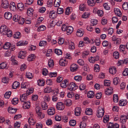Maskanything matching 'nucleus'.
I'll return each mask as SVG.
<instances>
[{
	"mask_svg": "<svg viewBox=\"0 0 128 128\" xmlns=\"http://www.w3.org/2000/svg\"><path fill=\"white\" fill-rule=\"evenodd\" d=\"M78 88V86L74 83L71 82L69 84L68 89L70 90H75Z\"/></svg>",
	"mask_w": 128,
	"mask_h": 128,
	"instance_id": "f257e3e1",
	"label": "nucleus"
},
{
	"mask_svg": "<svg viewBox=\"0 0 128 128\" xmlns=\"http://www.w3.org/2000/svg\"><path fill=\"white\" fill-rule=\"evenodd\" d=\"M1 6L2 8H7L9 6V4L7 0H2Z\"/></svg>",
	"mask_w": 128,
	"mask_h": 128,
	"instance_id": "f03ea898",
	"label": "nucleus"
},
{
	"mask_svg": "<svg viewBox=\"0 0 128 128\" xmlns=\"http://www.w3.org/2000/svg\"><path fill=\"white\" fill-rule=\"evenodd\" d=\"M56 108L58 110H62L64 109V106L62 102H60L57 103Z\"/></svg>",
	"mask_w": 128,
	"mask_h": 128,
	"instance_id": "7ed1b4c3",
	"label": "nucleus"
},
{
	"mask_svg": "<svg viewBox=\"0 0 128 128\" xmlns=\"http://www.w3.org/2000/svg\"><path fill=\"white\" fill-rule=\"evenodd\" d=\"M12 14L8 12H6L4 15V18L8 20H10L12 18Z\"/></svg>",
	"mask_w": 128,
	"mask_h": 128,
	"instance_id": "20e7f679",
	"label": "nucleus"
},
{
	"mask_svg": "<svg viewBox=\"0 0 128 128\" xmlns=\"http://www.w3.org/2000/svg\"><path fill=\"white\" fill-rule=\"evenodd\" d=\"M10 8L12 11H14L16 10V5L14 2H11L10 4Z\"/></svg>",
	"mask_w": 128,
	"mask_h": 128,
	"instance_id": "39448f33",
	"label": "nucleus"
},
{
	"mask_svg": "<svg viewBox=\"0 0 128 128\" xmlns=\"http://www.w3.org/2000/svg\"><path fill=\"white\" fill-rule=\"evenodd\" d=\"M25 5H26V4ZM17 7L20 10H22L24 8H26V6H24L22 2L18 3L17 5Z\"/></svg>",
	"mask_w": 128,
	"mask_h": 128,
	"instance_id": "423d86ee",
	"label": "nucleus"
},
{
	"mask_svg": "<svg viewBox=\"0 0 128 128\" xmlns=\"http://www.w3.org/2000/svg\"><path fill=\"white\" fill-rule=\"evenodd\" d=\"M26 52L25 51H20L18 53V57L22 59H24L26 55Z\"/></svg>",
	"mask_w": 128,
	"mask_h": 128,
	"instance_id": "0eeeda50",
	"label": "nucleus"
},
{
	"mask_svg": "<svg viewBox=\"0 0 128 128\" xmlns=\"http://www.w3.org/2000/svg\"><path fill=\"white\" fill-rule=\"evenodd\" d=\"M23 102V108L26 109H28L30 107V102L28 101H25Z\"/></svg>",
	"mask_w": 128,
	"mask_h": 128,
	"instance_id": "6e6552de",
	"label": "nucleus"
},
{
	"mask_svg": "<svg viewBox=\"0 0 128 128\" xmlns=\"http://www.w3.org/2000/svg\"><path fill=\"white\" fill-rule=\"evenodd\" d=\"M58 90L57 89H56L54 92V94L55 95L52 96V100L53 101H56L58 99V97H57V95L58 93Z\"/></svg>",
	"mask_w": 128,
	"mask_h": 128,
	"instance_id": "1a4fd4ad",
	"label": "nucleus"
},
{
	"mask_svg": "<svg viewBox=\"0 0 128 128\" xmlns=\"http://www.w3.org/2000/svg\"><path fill=\"white\" fill-rule=\"evenodd\" d=\"M7 27L5 25H2L0 28V32H7V30H8Z\"/></svg>",
	"mask_w": 128,
	"mask_h": 128,
	"instance_id": "9d476101",
	"label": "nucleus"
},
{
	"mask_svg": "<svg viewBox=\"0 0 128 128\" xmlns=\"http://www.w3.org/2000/svg\"><path fill=\"white\" fill-rule=\"evenodd\" d=\"M56 12L54 10L51 11L49 13V16L50 18H55L56 17Z\"/></svg>",
	"mask_w": 128,
	"mask_h": 128,
	"instance_id": "9b49d317",
	"label": "nucleus"
},
{
	"mask_svg": "<svg viewBox=\"0 0 128 128\" xmlns=\"http://www.w3.org/2000/svg\"><path fill=\"white\" fill-rule=\"evenodd\" d=\"M26 93V94H23L22 96H21L20 97V100L21 102H24L26 101V99L27 98V96Z\"/></svg>",
	"mask_w": 128,
	"mask_h": 128,
	"instance_id": "f8f14e48",
	"label": "nucleus"
},
{
	"mask_svg": "<svg viewBox=\"0 0 128 128\" xmlns=\"http://www.w3.org/2000/svg\"><path fill=\"white\" fill-rule=\"evenodd\" d=\"M68 84V81L67 80H64L60 84V85L62 88H65L66 87L67 85Z\"/></svg>",
	"mask_w": 128,
	"mask_h": 128,
	"instance_id": "ddd939ff",
	"label": "nucleus"
},
{
	"mask_svg": "<svg viewBox=\"0 0 128 128\" xmlns=\"http://www.w3.org/2000/svg\"><path fill=\"white\" fill-rule=\"evenodd\" d=\"M47 112L49 115H53L55 113V109L54 108H52L50 109H48V110Z\"/></svg>",
	"mask_w": 128,
	"mask_h": 128,
	"instance_id": "4468645a",
	"label": "nucleus"
},
{
	"mask_svg": "<svg viewBox=\"0 0 128 128\" xmlns=\"http://www.w3.org/2000/svg\"><path fill=\"white\" fill-rule=\"evenodd\" d=\"M28 44V42L27 41L24 42L21 41L18 42L16 44V46H26Z\"/></svg>",
	"mask_w": 128,
	"mask_h": 128,
	"instance_id": "2eb2a0df",
	"label": "nucleus"
},
{
	"mask_svg": "<svg viewBox=\"0 0 128 128\" xmlns=\"http://www.w3.org/2000/svg\"><path fill=\"white\" fill-rule=\"evenodd\" d=\"M34 10L32 8H29L27 11V14L30 17L32 16L33 15V12Z\"/></svg>",
	"mask_w": 128,
	"mask_h": 128,
	"instance_id": "dca6fc26",
	"label": "nucleus"
},
{
	"mask_svg": "<svg viewBox=\"0 0 128 128\" xmlns=\"http://www.w3.org/2000/svg\"><path fill=\"white\" fill-rule=\"evenodd\" d=\"M78 68V66L76 64H73L70 66V70L72 72H74Z\"/></svg>",
	"mask_w": 128,
	"mask_h": 128,
	"instance_id": "f3484780",
	"label": "nucleus"
},
{
	"mask_svg": "<svg viewBox=\"0 0 128 128\" xmlns=\"http://www.w3.org/2000/svg\"><path fill=\"white\" fill-rule=\"evenodd\" d=\"M96 0H88L87 3L89 6H93L95 5Z\"/></svg>",
	"mask_w": 128,
	"mask_h": 128,
	"instance_id": "a211bd4d",
	"label": "nucleus"
},
{
	"mask_svg": "<svg viewBox=\"0 0 128 128\" xmlns=\"http://www.w3.org/2000/svg\"><path fill=\"white\" fill-rule=\"evenodd\" d=\"M8 110L9 113L12 114L15 113L17 111V109H14L12 108L9 107L8 109Z\"/></svg>",
	"mask_w": 128,
	"mask_h": 128,
	"instance_id": "6ab92c4d",
	"label": "nucleus"
},
{
	"mask_svg": "<svg viewBox=\"0 0 128 128\" xmlns=\"http://www.w3.org/2000/svg\"><path fill=\"white\" fill-rule=\"evenodd\" d=\"M81 108H76L75 110V114L76 116H79L81 113Z\"/></svg>",
	"mask_w": 128,
	"mask_h": 128,
	"instance_id": "aec40b11",
	"label": "nucleus"
},
{
	"mask_svg": "<svg viewBox=\"0 0 128 128\" xmlns=\"http://www.w3.org/2000/svg\"><path fill=\"white\" fill-rule=\"evenodd\" d=\"M73 28L71 26H68L66 31L69 34H70L71 33L73 30Z\"/></svg>",
	"mask_w": 128,
	"mask_h": 128,
	"instance_id": "412c9836",
	"label": "nucleus"
},
{
	"mask_svg": "<svg viewBox=\"0 0 128 128\" xmlns=\"http://www.w3.org/2000/svg\"><path fill=\"white\" fill-rule=\"evenodd\" d=\"M109 71L110 73L114 74H115L116 72V69L114 67H113L112 68H110Z\"/></svg>",
	"mask_w": 128,
	"mask_h": 128,
	"instance_id": "4be33fe9",
	"label": "nucleus"
},
{
	"mask_svg": "<svg viewBox=\"0 0 128 128\" xmlns=\"http://www.w3.org/2000/svg\"><path fill=\"white\" fill-rule=\"evenodd\" d=\"M20 85V83L16 81L14 82L12 85V88L16 89Z\"/></svg>",
	"mask_w": 128,
	"mask_h": 128,
	"instance_id": "5701e85b",
	"label": "nucleus"
},
{
	"mask_svg": "<svg viewBox=\"0 0 128 128\" xmlns=\"http://www.w3.org/2000/svg\"><path fill=\"white\" fill-rule=\"evenodd\" d=\"M80 30H77L76 33V35L77 36L79 37L82 36L84 34V31Z\"/></svg>",
	"mask_w": 128,
	"mask_h": 128,
	"instance_id": "b1692460",
	"label": "nucleus"
},
{
	"mask_svg": "<svg viewBox=\"0 0 128 128\" xmlns=\"http://www.w3.org/2000/svg\"><path fill=\"white\" fill-rule=\"evenodd\" d=\"M94 92L92 91H89L87 94V96L89 98H92L94 96Z\"/></svg>",
	"mask_w": 128,
	"mask_h": 128,
	"instance_id": "393cba45",
	"label": "nucleus"
},
{
	"mask_svg": "<svg viewBox=\"0 0 128 128\" xmlns=\"http://www.w3.org/2000/svg\"><path fill=\"white\" fill-rule=\"evenodd\" d=\"M13 36L16 39L20 38L21 36V34L19 32H16L14 34Z\"/></svg>",
	"mask_w": 128,
	"mask_h": 128,
	"instance_id": "a878e982",
	"label": "nucleus"
},
{
	"mask_svg": "<svg viewBox=\"0 0 128 128\" xmlns=\"http://www.w3.org/2000/svg\"><path fill=\"white\" fill-rule=\"evenodd\" d=\"M60 0H55L54 2V6L55 7H58L60 6Z\"/></svg>",
	"mask_w": 128,
	"mask_h": 128,
	"instance_id": "bb28decb",
	"label": "nucleus"
},
{
	"mask_svg": "<svg viewBox=\"0 0 128 128\" xmlns=\"http://www.w3.org/2000/svg\"><path fill=\"white\" fill-rule=\"evenodd\" d=\"M64 104L68 106H70L72 104V101L69 99H67L64 102Z\"/></svg>",
	"mask_w": 128,
	"mask_h": 128,
	"instance_id": "cd10ccee",
	"label": "nucleus"
},
{
	"mask_svg": "<svg viewBox=\"0 0 128 128\" xmlns=\"http://www.w3.org/2000/svg\"><path fill=\"white\" fill-rule=\"evenodd\" d=\"M85 113L88 115H92V109L90 108H87L85 111Z\"/></svg>",
	"mask_w": 128,
	"mask_h": 128,
	"instance_id": "c85d7f7f",
	"label": "nucleus"
},
{
	"mask_svg": "<svg viewBox=\"0 0 128 128\" xmlns=\"http://www.w3.org/2000/svg\"><path fill=\"white\" fill-rule=\"evenodd\" d=\"M6 64L5 62H3L0 64V69H3L4 68L7 69L8 68L6 67Z\"/></svg>",
	"mask_w": 128,
	"mask_h": 128,
	"instance_id": "c756f323",
	"label": "nucleus"
},
{
	"mask_svg": "<svg viewBox=\"0 0 128 128\" xmlns=\"http://www.w3.org/2000/svg\"><path fill=\"white\" fill-rule=\"evenodd\" d=\"M41 106L42 110H45L48 108V106L46 103L44 102H42L41 104Z\"/></svg>",
	"mask_w": 128,
	"mask_h": 128,
	"instance_id": "7c9ffc66",
	"label": "nucleus"
},
{
	"mask_svg": "<svg viewBox=\"0 0 128 128\" xmlns=\"http://www.w3.org/2000/svg\"><path fill=\"white\" fill-rule=\"evenodd\" d=\"M28 122L30 125H34L35 122L34 120L32 117L30 118H28Z\"/></svg>",
	"mask_w": 128,
	"mask_h": 128,
	"instance_id": "2f4dec72",
	"label": "nucleus"
},
{
	"mask_svg": "<svg viewBox=\"0 0 128 128\" xmlns=\"http://www.w3.org/2000/svg\"><path fill=\"white\" fill-rule=\"evenodd\" d=\"M112 40L116 42V44H119V38L115 36H114L112 37Z\"/></svg>",
	"mask_w": 128,
	"mask_h": 128,
	"instance_id": "473e14b6",
	"label": "nucleus"
},
{
	"mask_svg": "<svg viewBox=\"0 0 128 128\" xmlns=\"http://www.w3.org/2000/svg\"><path fill=\"white\" fill-rule=\"evenodd\" d=\"M122 7L123 9L125 10L128 9V2H124L122 4Z\"/></svg>",
	"mask_w": 128,
	"mask_h": 128,
	"instance_id": "72a5a7b5",
	"label": "nucleus"
},
{
	"mask_svg": "<svg viewBox=\"0 0 128 128\" xmlns=\"http://www.w3.org/2000/svg\"><path fill=\"white\" fill-rule=\"evenodd\" d=\"M69 48L71 50H73L74 49L75 47L74 46V43L72 42L71 41L69 43Z\"/></svg>",
	"mask_w": 128,
	"mask_h": 128,
	"instance_id": "f704fd0d",
	"label": "nucleus"
},
{
	"mask_svg": "<svg viewBox=\"0 0 128 128\" xmlns=\"http://www.w3.org/2000/svg\"><path fill=\"white\" fill-rule=\"evenodd\" d=\"M120 80L119 78L116 77L114 78L113 83L114 85H116L118 83H120Z\"/></svg>",
	"mask_w": 128,
	"mask_h": 128,
	"instance_id": "c9c22d12",
	"label": "nucleus"
},
{
	"mask_svg": "<svg viewBox=\"0 0 128 128\" xmlns=\"http://www.w3.org/2000/svg\"><path fill=\"white\" fill-rule=\"evenodd\" d=\"M34 54H31L29 56L28 58V60L29 61H31L34 60Z\"/></svg>",
	"mask_w": 128,
	"mask_h": 128,
	"instance_id": "e433bc0d",
	"label": "nucleus"
},
{
	"mask_svg": "<svg viewBox=\"0 0 128 128\" xmlns=\"http://www.w3.org/2000/svg\"><path fill=\"white\" fill-rule=\"evenodd\" d=\"M26 76L27 78L30 79L32 78L33 77L32 74L29 72H26Z\"/></svg>",
	"mask_w": 128,
	"mask_h": 128,
	"instance_id": "4c0bfd02",
	"label": "nucleus"
},
{
	"mask_svg": "<svg viewBox=\"0 0 128 128\" xmlns=\"http://www.w3.org/2000/svg\"><path fill=\"white\" fill-rule=\"evenodd\" d=\"M54 63L53 60L52 59H50L48 62V66L50 67H52L54 66Z\"/></svg>",
	"mask_w": 128,
	"mask_h": 128,
	"instance_id": "58836bf2",
	"label": "nucleus"
},
{
	"mask_svg": "<svg viewBox=\"0 0 128 128\" xmlns=\"http://www.w3.org/2000/svg\"><path fill=\"white\" fill-rule=\"evenodd\" d=\"M20 17V16H19L18 15L16 14L13 16V20L15 22H18Z\"/></svg>",
	"mask_w": 128,
	"mask_h": 128,
	"instance_id": "ea45409f",
	"label": "nucleus"
},
{
	"mask_svg": "<svg viewBox=\"0 0 128 128\" xmlns=\"http://www.w3.org/2000/svg\"><path fill=\"white\" fill-rule=\"evenodd\" d=\"M46 28L45 26L42 25L40 26L38 28L37 30L38 32L43 31Z\"/></svg>",
	"mask_w": 128,
	"mask_h": 128,
	"instance_id": "a19ab883",
	"label": "nucleus"
},
{
	"mask_svg": "<svg viewBox=\"0 0 128 128\" xmlns=\"http://www.w3.org/2000/svg\"><path fill=\"white\" fill-rule=\"evenodd\" d=\"M54 52L58 55H62V52L61 50L56 49H55Z\"/></svg>",
	"mask_w": 128,
	"mask_h": 128,
	"instance_id": "79ce46f5",
	"label": "nucleus"
},
{
	"mask_svg": "<svg viewBox=\"0 0 128 128\" xmlns=\"http://www.w3.org/2000/svg\"><path fill=\"white\" fill-rule=\"evenodd\" d=\"M37 114L38 115V118L40 119H41L44 118L45 116L44 114L42 112L38 113V114Z\"/></svg>",
	"mask_w": 128,
	"mask_h": 128,
	"instance_id": "37998d69",
	"label": "nucleus"
},
{
	"mask_svg": "<svg viewBox=\"0 0 128 128\" xmlns=\"http://www.w3.org/2000/svg\"><path fill=\"white\" fill-rule=\"evenodd\" d=\"M47 42L46 41H41L40 42L39 45L40 46H44L46 45Z\"/></svg>",
	"mask_w": 128,
	"mask_h": 128,
	"instance_id": "c03bdc74",
	"label": "nucleus"
},
{
	"mask_svg": "<svg viewBox=\"0 0 128 128\" xmlns=\"http://www.w3.org/2000/svg\"><path fill=\"white\" fill-rule=\"evenodd\" d=\"M7 36L10 37L12 36V32L10 29H8L7 30V32H5Z\"/></svg>",
	"mask_w": 128,
	"mask_h": 128,
	"instance_id": "a18cd8bd",
	"label": "nucleus"
},
{
	"mask_svg": "<svg viewBox=\"0 0 128 128\" xmlns=\"http://www.w3.org/2000/svg\"><path fill=\"white\" fill-rule=\"evenodd\" d=\"M127 102V101L126 100H120V106H124L126 104Z\"/></svg>",
	"mask_w": 128,
	"mask_h": 128,
	"instance_id": "49530a36",
	"label": "nucleus"
},
{
	"mask_svg": "<svg viewBox=\"0 0 128 128\" xmlns=\"http://www.w3.org/2000/svg\"><path fill=\"white\" fill-rule=\"evenodd\" d=\"M114 12L115 14L118 16L120 17V10L118 8L114 9Z\"/></svg>",
	"mask_w": 128,
	"mask_h": 128,
	"instance_id": "de8ad7c7",
	"label": "nucleus"
},
{
	"mask_svg": "<svg viewBox=\"0 0 128 128\" xmlns=\"http://www.w3.org/2000/svg\"><path fill=\"white\" fill-rule=\"evenodd\" d=\"M38 84L40 86H42L44 85V80H39L38 81Z\"/></svg>",
	"mask_w": 128,
	"mask_h": 128,
	"instance_id": "09e8293b",
	"label": "nucleus"
},
{
	"mask_svg": "<svg viewBox=\"0 0 128 128\" xmlns=\"http://www.w3.org/2000/svg\"><path fill=\"white\" fill-rule=\"evenodd\" d=\"M71 8H70L69 7H68L67 8L65 12L66 14L68 15L70 14L71 12Z\"/></svg>",
	"mask_w": 128,
	"mask_h": 128,
	"instance_id": "8fccbe9b",
	"label": "nucleus"
},
{
	"mask_svg": "<svg viewBox=\"0 0 128 128\" xmlns=\"http://www.w3.org/2000/svg\"><path fill=\"white\" fill-rule=\"evenodd\" d=\"M111 81L110 80H105L104 81V84L105 86H108L110 85Z\"/></svg>",
	"mask_w": 128,
	"mask_h": 128,
	"instance_id": "3c124183",
	"label": "nucleus"
},
{
	"mask_svg": "<svg viewBox=\"0 0 128 128\" xmlns=\"http://www.w3.org/2000/svg\"><path fill=\"white\" fill-rule=\"evenodd\" d=\"M118 98L117 94H114L113 95V99L114 102L117 103L118 102Z\"/></svg>",
	"mask_w": 128,
	"mask_h": 128,
	"instance_id": "603ef678",
	"label": "nucleus"
},
{
	"mask_svg": "<svg viewBox=\"0 0 128 128\" xmlns=\"http://www.w3.org/2000/svg\"><path fill=\"white\" fill-rule=\"evenodd\" d=\"M91 22L92 24V26H95L98 23V20H96L92 19L91 20Z\"/></svg>",
	"mask_w": 128,
	"mask_h": 128,
	"instance_id": "864d4df0",
	"label": "nucleus"
},
{
	"mask_svg": "<svg viewBox=\"0 0 128 128\" xmlns=\"http://www.w3.org/2000/svg\"><path fill=\"white\" fill-rule=\"evenodd\" d=\"M86 126V124L84 122H80V128H84Z\"/></svg>",
	"mask_w": 128,
	"mask_h": 128,
	"instance_id": "5fc2aeb1",
	"label": "nucleus"
},
{
	"mask_svg": "<svg viewBox=\"0 0 128 128\" xmlns=\"http://www.w3.org/2000/svg\"><path fill=\"white\" fill-rule=\"evenodd\" d=\"M18 100L17 98H13L12 100V102L13 104L16 105L18 103Z\"/></svg>",
	"mask_w": 128,
	"mask_h": 128,
	"instance_id": "6e6d98bb",
	"label": "nucleus"
},
{
	"mask_svg": "<svg viewBox=\"0 0 128 128\" xmlns=\"http://www.w3.org/2000/svg\"><path fill=\"white\" fill-rule=\"evenodd\" d=\"M120 54L119 52H114L113 54V56L114 57L118 59V58Z\"/></svg>",
	"mask_w": 128,
	"mask_h": 128,
	"instance_id": "4d7b16f0",
	"label": "nucleus"
},
{
	"mask_svg": "<svg viewBox=\"0 0 128 128\" xmlns=\"http://www.w3.org/2000/svg\"><path fill=\"white\" fill-rule=\"evenodd\" d=\"M11 44L9 42L6 43L4 46V48L5 49H8L10 47V45Z\"/></svg>",
	"mask_w": 128,
	"mask_h": 128,
	"instance_id": "13d9d810",
	"label": "nucleus"
},
{
	"mask_svg": "<svg viewBox=\"0 0 128 128\" xmlns=\"http://www.w3.org/2000/svg\"><path fill=\"white\" fill-rule=\"evenodd\" d=\"M52 91L51 88L48 87L45 88L44 90V92L46 93H49Z\"/></svg>",
	"mask_w": 128,
	"mask_h": 128,
	"instance_id": "bf43d9fd",
	"label": "nucleus"
},
{
	"mask_svg": "<svg viewBox=\"0 0 128 128\" xmlns=\"http://www.w3.org/2000/svg\"><path fill=\"white\" fill-rule=\"evenodd\" d=\"M69 123L71 126H74L76 125V120H71L70 121Z\"/></svg>",
	"mask_w": 128,
	"mask_h": 128,
	"instance_id": "052dcab7",
	"label": "nucleus"
},
{
	"mask_svg": "<svg viewBox=\"0 0 128 128\" xmlns=\"http://www.w3.org/2000/svg\"><path fill=\"white\" fill-rule=\"evenodd\" d=\"M25 20L24 19L20 17V18L19 21H18V23L20 24H23Z\"/></svg>",
	"mask_w": 128,
	"mask_h": 128,
	"instance_id": "680f3d73",
	"label": "nucleus"
},
{
	"mask_svg": "<svg viewBox=\"0 0 128 128\" xmlns=\"http://www.w3.org/2000/svg\"><path fill=\"white\" fill-rule=\"evenodd\" d=\"M64 12L63 9L62 8H58L57 10V13L59 14H62Z\"/></svg>",
	"mask_w": 128,
	"mask_h": 128,
	"instance_id": "e2e57ef3",
	"label": "nucleus"
},
{
	"mask_svg": "<svg viewBox=\"0 0 128 128\" xmlns=\"http://www.w3.org/2000/svg\"><path fill=\"white\" fill-rule=\"evenodd\" d=\"M82 78V76H75L74 78V79L78 81H80Z\"/></svg>",
	"mask_w": 128,
	"mask_h": 128,
	"instance_id": "0e129e2a",
	"label": "nucleus"
},
{
	"mask_svg": "<svg viewBox=\"0 0 128 128\" xmlns=\"http://www.w3.org/2000/svg\"><path fill=\"white\" fill-rule=\"evenodd\" d=\"M109 118L108 116V115H105L104 117L103 120L104 123H106L109 120Z\"/></svg>",
	"mask_w": 128,
	"mask_h": 128,
	"instance_id": "69168bd1",
	"label": "nucleus"
},
{
	"mask_svg": "<svg viewBox=\"0 0 128 128\" xmlns=\"http://www.w3.org/2000/svg\"><path fill=\"white\" fill-rule=\"evenodd\" d=\"M122 74L124 76H128V68H125L123 71Z\"/></svg>",
	"mask_w": 128,
	"mask_h": 128,
	"instance_id": "338daca9",
	"label": "nucleus"
},
{
	"mask_svg": "<svg viewBox=\"0 0 128 128\" xmlns=\"http://www.w3.org/2000/svg\"><path fill=\"white\" fill-rule=\"evenodd\" d=\"M11 94V92L9 91L6 92L4 94V97L5 98H8L10 96Z\"/></svg>",
	"mask_w": 128,
	"mask_h": 128,
	"instance_id": "774afa93",
	"label": "nucleus"
}]
</instances>
